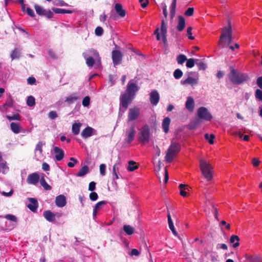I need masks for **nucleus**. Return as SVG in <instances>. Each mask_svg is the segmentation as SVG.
Segmentation results:
<instances>
[{"label": "nucleus", "mask_w": 262, "mask_h": 262, "mask_svg": "<svg viewBox=\"0 0 262 262\" xmlns=\"http://www.w3.org/2000/svg\"><path fill=\"white\" fill-rule=\"evenodd\" d=\"M138 90L137 81L134 79L130 80L127 84L125 93L122 94L120 98V109L122 108L123 112L132 103Z\"/></svg>", "instance_id": "obj_1"}, {"label": "nucleus", "mask_w": 262, "mask_h": 262, "mask_svg": "<svg viewBox=\"0 0 262 262\" xmlns=\"http://www.w3.org/2000/svg\"><path fill=\"white\" fill-rule=\"evenodd\" d=\"M230 69L231 71L228 75V77L233 84L239 85L249 79V77L247 74L239 72L232 67H230Z\"/></svg>", "instance_id": "obj_2"}, {"label": "nucleus", "mask_w": 262, "mask_h": 262, "mask_svg": "<svg viewBox=\"0 0 262 262\" xmlns=\"http://www.w3.org/2000/svg\"><path fill=\"white\" fill-rule=\"evenodd\" d=\"M232 40V28L230 24L229 23L228 26L223 29L218 45L220 47L223 48L222 42H227L228 45H229L231 43Z\"/></svg>", "instance_id": "obj_3"}, {"label": "nucleus", "mask_w": 262, "mask_h": 262, "mask_svg": "<svg viewBox=\"0 0 262 262\" xmlns=\"http://www.w3.org/2000/svg\"><path fill=\"white\" fill-rule=\"evenodd\" d=\"M200 167L204 178L208 181H210L212 178L213 167L206 160L201 159L200 160Z\"/></svg>", "instance_id": "obj_4"}, {"label": "nucleus", "mask_w": 262, "mask_h": 262, "mask_svg": "<svg viewBox=\"0 0 262 262\" xmlns=\"http://www.w3.org/2000/svg\"><path fill=\"white\" fill-rule=\"evenodd\" d=\"M181 146L177 143H172L168 148L166 156L165 161L168 163H171L174 157L180 151Z\"/></svg>", "instance_id": "obj_5"}, {"label": "nucleus", "mask_w": 262, "mask_h": 262, "mask_svg": "<svg viewBox=\"0 0 262 262\" xmlns=\"http://www.w3.org/2000/svg\"><path fill=\"white\" fill-rule=\"evenodd\" d=\"M150 139V128L147 124L144 125L140 129L138 135V140L143 143H148Z\"/></svg>", "instance_id": "obj_6"}, {"label": "nucleus", "mask_w": 262, "mask_h": 262, "mask_svg": "<svg viewBox=\"0 0 262 262\" xmlns=\"http://www.w3.org/2000/svg\"><path fill=\"white\" fill-rule=\"evenodd\" d=\"M197 115L199 119H204L207 121H210L212 118L208 110L203 106L198 110Z\"/></svg>", "instance_id": "obj_7"}, {"label": "nucleus", "mask_w": 262, "mask_h": 262, "mask_svg": "<svg viewBox=\"0 0 262 262\" xmlns=\"http://www.w3.org/2000/svg\"><path fill=\"white\" fill-rule=\"evenodd\" d=\"M112 58L114 67L122 63L123 54L118 50H114L112 52Z\"/></svg>", "instance_id": "obj_8"}, {"label": "nucleus", "mask_w": 262, "mask_h": 262, "mask_svg": "<svg viewBox=\"0 0 262 262\" xmlns=\"http://www.w3.org/2000/svg\"><path fill=\"white\" fill-rule=\"evenodd\" d=\"M192 72L189 73L188 77L185 80L181 81V83L182 85H191L192 86L198 84L199 77L196 76L195 77H191L190 75Z\"/></svg>", "instance_id": "obj_9"}, {"label": "nucleus", "mask_w": 262, "mask_h": 262, "mask_svg": "<svg viewBox=\"0 0 262 262\" xmlns=\"http://www.w3.org/2000/svg\"><path fill=\"white\" fill-rule=\"evenodd\" d=\"M140 115V109L137 107H134L129 110L128 113V121L136 120Z\"/></svg>", "instance_id": "obj_10"}, {"label": "nucleus", "mask_w": 262, "mask_h": 262, "mask_svg": "<svg viewBox=\"0 0 262 262\" xmlns=\"http://www.w3.org/2000/svg\"><path fill=\"white\" fill-rule=\"evenodd\" d=\"M4 218L13 222L15 224H9V226L6 225V226L4 228L5 230H6L13 229L18 222L17 218L16 217V216H15L14 215H13V214H6L4 216Z\"/></svg>", "instance_id": "obj_11"}, {"label": "nucleus", "mask_w": 262, "mask_h": 262, "mask_svg": "<svg viewBox=\"0 0 262 262\" xmlns=\"http://www.w3.org/2000/svg\"><path fill=\"white\" fill-rule=\"evenodd\" d=\"M167 32V28L164 19L161 21V38L163 43L166 45L167 43L166 34Z\"/></svg>", "instance_id": "obj_12"}, {"label": "nucleus", "mask_w": 262, "mask_h": 262, "mask_svg": "<svg viewBox=\"0 0 262 262\" xmlns=\"http://www.w3.org/2000/svg\"><path fill=\"white\" fill-rule=\"evenodd\" d=\"M160 100V95L157 90H154L150 93V101L152 105H157Z\"/></svg>", "instance_id": "obj_13"}, {"label": "nucleus", "mask_w": 262, "mask_h": 262, "mask_svg": "<svg viewBox=\"0 0 262 262\" xmlns=\"http://www.w3.org/2000/svg\"><path fill=\"white\" fill-rule=\"evenodd\" d=\"M39 180V176L37 173L34 172L28 175L27 182L28 184L35 185Z\"/></svg>", "instance_id": "obj_14"}, {"label": "nucleus", "mask_w": 262, "mask_h": 262, "mask_svg": "<svg viewBox=\"0 0 262 262\" xmlns=\"http://www.w3.org/2000/svg\"><path fill=\"white\" fill-rule=\"evenodd\" d=\"M135 134L136 130L134 126H132L129 130L126 132V136L127 137L126 141L128 143H130L134 140Z\"/></svg>", "instance_id": "obj_15"}, {"label": "nucleus", "mask_w": 262, "mask_h": 262, "mask_svg": "<svg viewBox=\"0 0 262 262\" xmlns=\"http://www.w3.org/2000/svg\"><path fill=\"white\" fill-rule=\"evenodd\" d=\"M66 198L62 195L60 194L56 197L55 203L59 207H63L66 205Z\"/></svg>", "instance_id": "obj_16"}, {"label": "nucleus", "mask_w": 262, "mask_h": 262, "mask_svg": "<svg viewBox=\"0 0 262 262\" xmlns=\"http://www.w3.org/2000/svg\"><path fill=\"white\" fill-rule=\"evenodd\" d=\"M54 151L55 154V158L57 161H61L63 158L64 154L62 149L57 146H55L54 148Z\"/></svg>", "instance_id": "obj_17"}, {"label": "nucleus", "mask_w": 262, "mask_h": 262, "mask_svg": "<svg viewBox=\"0 0 262 262\" xmlns=\"http://www.w3.org/2000/svg\"><path fill=\"white\" fill-rule=\"evenodd\" d=\"M28 200L30 203L27 205V207L32 211L35 212L38 206L37 200L32 198H29Z\"/></svg>", "instance_id": "obj_18"}, {"label": "nucleus", "mask_w": 262, "mask_h": 262, "mask_svg": "<svg viewBox=\"0 0 262 262\" xmlns=\"http://www.w3.org/2000/svg\"><path fill=\"white\" fill-rule=\"evenodd\" d=\"M115 9L117 14L121 17H124L126 15V11L123 9L122 6L121 4L117 3L115 5Z\"/></svg>", "instance_id": "obj_19"}, {"label": "nucleus", "mask_w": 262, "mask_h": 262, "mask_svg": "<svg viewBox=\"0 0 262 262\" xmlns=\"http://www.w3.org/2000/svg\"><path fill=\"white\" fill-rule=\"evenodd\" d=\"M94 129L90 126L85 128L81 132V136L84 139H86L93 135Z\"/></svg>", "instance_id": "obj_20"}, {"label": "nucleus", "mask_w": 262, "mask_h": 262, "mask_svg": "<svg viewBox=\"0 0 262 262\" xmlns=\"http://www.w3.org/2000/svg\"><path fill=\"white\" fill-rule=\"evenodd\" d=\"M185 27V20L183 16L180 15L178 16V24L177 29L179 32L182 31Z\"/></svg>", "instance_id": "obj_21"}, {"label": "nucleus", "mask_w": 262, "mask_h": 262, "mask_svg": "<svg viewBox=\"0 0 262 262\" xmlns=\"http://www.w3.org/2000/svg\"><path fill=\"white\" fill-rule=\"evenodd\" d=\"M246 258L250 262H262V257L258 255H246Z\"/></svg>", "instance_id": "obj_22"}, {"label": "nucleus", "mask_w": 262, "mask_h": 262, "mask_svg": "<svg viewBox=\"0 0 262 262\" xmlns=\"http://www.w3.org/2000/svg\"><path fill=\"white\" fill-rule=\"evenodd\" d=\"M171 120L170 119L167 117H165L162 122V128L163 129V130L165 134L168 133L169 131V126Z\"/></svg>", "instance_id": "obj_23"}, {"label": "nucleus", "mask_w": 262, "mask_h": 262, "mask_svg": "<svg viewBox=\"0 0 262 262\" xmlns=\"http://www.w3.org/2000/svg\"><path fill=\"white\" fill-rule=\"evenodd\" d=\"M167 218H168V226H169V229L171 230V231L174 235L178 236V233H177V232L176 231V230L175 229L173 222L172 221L170 213L169 212H168Z\"/></svg>", "instance_id": "obj_24"}, {"label": "nucleus", "mask_w": 262, "mask_h": 262, "mask_svg": "<svg viewBox=\"0 0 262 262\" xmlns=\"http://www.w3.org/2000/svg\"><path fill=\"white\" fill-rule=\"evenodd\" d=\"M186 108L189 111H192L194 106V102L193 99L191 97H188L185 104Z\"/></svg>", "instance_id": "obj_25"}, {"label": "nucleus", "mask_w": 262, "mask_h": 262, "mask_svg": "<svg viewBox=\"0 0 262 262\" xmlns=\"http://www.w3.org/2000/svg\"><path fill=\"white\" fill-rule=\"evenodd\" d=\"M201 123V121L199 118H195L190 121L188 125V128L189 129H193L199 126Z\"/></svg>", "instance_id": "obj_26"}, {"label": "nucleus", "mask_w": 262, "mask_h": 262, "mask_svg": "<svg viewBox=\"0 0 262 262\" xmlns=\"http://www.w3.org/2000/svg\"><path fill=\"white\" fill-rule=\"evenodd\" d=\"M45 218L49 222H53L55 220V215L50 210L45 211L43 212Z\"/></svg>", "instance_id": "obj_27"}, {"label": "nucleus", "mask_w": 262, "mask_h": 262, "mask_svg": "<svg viewBox=\"0 0 262 262\" xmlns=\"http://www.w3.org/2000/svg\"><path fill=\"white\" fill-rule=\"evenodd\" d=\"M106 202L105 201H101L99 202H98L94 206V209H93V217H95L96 216L97 214V211L99 210V209L106 204Z\"/></svg>", "instance_id": "obj_28"}, {"label": "nucleus", "mask_w": 262, "mask_h": 262, "mask_svg": "<svg viewBox=\"0 0 262 262\" xmlns=\"http://www.w3.org/2000/svg\"><path fill=\"white\" fill-rule=\"evenodd\" d=\"M83 56L86 60V63L89 67H92L95 63V59L93 57H88L87 53H83Z\"/></svg>", "instance_id": "obj_29"}, {"label": "nucleus", "mask_w": 262, "mask_h": 262, "mask_svg": "<svg viewBox=\"0 0 262 262\" xmlns=\"http://www.w3.org/2000/svg\"><path fill=\"white\" fill-rule=\"evenodd\" d=\"M88 56L92 55L93 56V58H95V59L98 61H100L101 58L99 56V53L95 49H91L88 51Z\"/></svg>", "instance_id": "obj_30"}, {"label": "nucleus", "mask_w": 262, "mask_h": 262, "mask_svg": "<svg viewBox=\"0 0 262 262\" xmlns=\"http://www.w3.org/2000/svg\"><path fill=\"white\" fill-rule=\"evenodd\" d=\"M78 99V96L77 94L76 93H73L70 95L69 96L66 97L65 101L67 102L69 104H71L76 101Z\"/></svg>", "instance_id": "obj_31"}, {"label": "nucleus", "mask_w": 262, "mask_h": 262, "mask_svg": "<svg viewBox=\"0 0 262 262\" xmlns=\"http://www.w3.org/2000/svg\"><path fill=\"white\" fill-rule=\"evenodd\" d=\"M239 237L236 235H232L230 238V242L233 244V247L236 248L239 245Z\"/></svg>", "instance_id": "obj_32"}, {"label": "nucleus", "mask_w": 262, "mask_h": 262, "mask_svg": "<svg viewBox=\"0 0 262 262\" xmlns=\"http://www.w3.org/2000/svg\"><path fill=\"white\" fill-rule=\"evenodd\" d=\"M53 11L57 14H64V13H72L73 11L70 10H66L64 9L52 8Z\"/></svg>", "instance_id": "obj_33"}, {"label": "nucleus", "mask_w": 262, "mask_h": 262, "mask_svg": "<svg viewBox=\"0 0 262 262\" xmlns=\"http://www.w3.org/2000/svg\"><path fill=\"white\" fill-rule=\"evenodd\" d=\"M10 127L12 131L15 134H18L20 132V127L18 123L12 122L10 124Z\"/></svg>", "instance_id": "obj_34"}, {"label": "nucleus", "mask_w": 262, "mask_h": 262, "mask_svg": "<svg viewBox=\"0 0 262 262\" xmlns=\"http://www.w3.org/2000/svg\"><path fill=\"white\" fill-rule=\"evenodd\" d=\"M89 172V167L88 166L82 167L78 172L76 173L77 177H83Z\"/></svg>", "instance_id": "obj_35"}, {"label": "nucleus", "mask_w": 262, "mask_h": 262, "mask_svg": "<svg viewBox=\"0 0 262 262\" xmlns=\"http://www.w3.org/2000/svg\"><path fill=\"white\" fill-rule=\"evenodd\" d=\"M81 126L80 123H74L72 125V132L75 135L79 134L80 132V127Z\"/></svg>", "instance_id": "obj_36"}, {"label": "nucleus", "mask_w": 262, "mask_h": 262, "mask_svg": "<svg viewBox=\"0 0 262 262\" xmlns=\"http://www.w3.org/2000/svg\"><path fill=\"white\" fill-rule=\"evenodd\" d=\"M138 168V166L137 163L134 161H129L128 162V166L127 167V170L129 171H134L135 170Z\"/></svg>", "instance_id": "obj_37"}, {"label": "nucleus", "mask_w": 262, "mask_h": 262, "mask_svg": "<svg viewBox=\"0 0 262 262\" xmlns=\"http://www.w3.org/2000/svg\"><path fill=\"white\" fill-rule=\"evenodd\" d=\"M177 0H172V2L170 6V16L172 19L176 14V8Z\"/></svg>", "instance_id": "obj_38"}, {"label": "nucleus", "mask_w": 262, "mask_h": 262, "mask_svg": "<svg viewBox=\"0 0 262 262\" xmlns=\"http://www.w3.org/2000/svg\"><path fill=\"white\" fill-rule=\"evenodd\" d=\"M20 50L17 48L14 49L13 50V51L12 52L11 54V57L12 60H13L14 59H16V58H19L20 57Z\"/></svg>", "instance_id": "obj_39"}, {"label": "nucleus", "mask_w": 262, "mask_h": 262, "mask_svg": "<svg viewBox=\"0 0 262 262\" xmlns=\"http://www.w3.org/2000/svg\"><path fill=\"white\" fill-rule=\"evenodd\" d=\"M40 184L46 190H50L52 189L51 186H50L46 181L45 178L42 177L40 180Z\"/></svg>", "instance_id": "obj_40"}, {"label": "nucleus", "mask_w": 262, "mask_h": 262, "mask_svg": "<svg viewBox=\"0 0 262 262\" xmlns=\"http://www.w3.org/2000/svg\"><path fill=\"white\" fill-rule=\"evenodd\" d=\"M187 59L186 56L184 54H180L177 57V61L179 64H183Z\"/></svg>", "instance_id": "obj_41"}, {"label": "nucleus", "mask_w": 262, "mask_h": 262, "mask_svg": "<svg viewBox=\"0 0 262 262\" xmlns=\"http://www.w3.org/2000/svg\"><path fill=\"white\" fill-rule=\"evenodd\" d=\"M34 9L36 11V12L37 14L40 16H43L44 13H45L46 10L43 9L41 6L35 5L34 6Z\"/></svg>", "instance_id": "obj_42"}, {"label": "nucleus", "mask_w": 262, "mask_h": 262, "mask_svg": "<svg viewBox=\"0 0 262 262\" xmlns=\"http://www.w3.org/2000/svg\"><path fill=\"white\" fill-rule=\"evenodd\" d=\"M124 232L128 235H132L134 232V229L130 225H124L123 226Z\"/></svg>", "instance_id": "obj_43"}, {"label": "nucleus", "mask_w": 262, "mask_h": 262, "mask_svg": "<svg viewBox=\"0 0 262 262\" xmlns=\"http://www.w3.org/2000/svg\"><path fill=\"white\" fill-rule=\"evenodd\" d=\"M195 60H198V59H194L193 58H189L187 59L186 66L188 68H191L194 67L195 63Z\"/></svg>", "instance_id": "obj_44"}, {"label": "nucleus", "mask_w": 262, "mask_h": 262, "mask_svg": "<svg viewBox=\"0 0 262 262\" xmlns=\"http://www.w3.org/2000/svg\"><path fill=\"white\" fill-rule=\"evenodd\" d=\"M183 76V72L179 69H176L173 72V76L176 79H179Z\"/></svg>", "instance_id": "obj_45"}, {"label": "nucleus", "mask_w": 262, "mask_h": 262, "mask_svg": "<svg viewBox=\"0 0 262 262\" xmlns=\"http://www.w3.org/2000/svg\"><path fill=\"white\" fill-rule=\"evenodd\" d=\"M204 137L206 140L208 141L210 144H212L214 143L213 139L215 138V136L213 134L209 135L208 134H205Z\"/></svg>", "instance_id": "obj_46"}, {"label": "nucleus", "mask_w": 262, "mask_h": 262, "mask_svg": "<svg viewBox=\"0 0 262 262\" xmlns=\"http://www.w3.org/2000/svg\"><path fill=\"white\" fill-rule=\"evenodd\" d=\"M27 103L29 106H34L35 104V98L32 96H29L27 98Z\"/></svg>", "instance_id": "obj_47"}, {"label": "nucleus", "mask_w": 262, "mask_h": 262, "mask_svg": "<svg viewBox=\"0 0 262 262\" xmlns=\"http://www.w3.org/2000/svg\"><path fill=\"white\" fill-rule=\"evenodd\" d=\"M6 118L10 121L11 120H20V116L18 114L13 115L12 116H7Z\"/></svg>", "instance_id": "obj_48"}, {"label": "nucleus", "mask_w": 262, "mask_h": 262, "mask_svg": "<svg viewBox=\"0 0 262 262\" xmlns=\"http://www.w3.org/2000/svg\"><path fill=\"white\" fill-rule=\"evenodd\" d=\"M255 96L256 99L262 101V91L259 89H257L255 91Z\"/></svg>", "instance_id": "obj_49"}, {"label": "nucleus", "mask_w": 262, "mask_h": 262, "mask_svg": "<svg viewBox=\"0 0 262 262\" xmlns=\"http://www.w3.org/2000/svg\"><path fill=\"white\" fill-rule=\"evenodd\" d=\"M82 105L86 107L88 106L90 103V98L89 96H85L82 100Z\"/></svg>", "instance_id": "obj_50"}, {"label": "nucleus", "mask_w": 262, "mask_h": 262, "mask_svg": "<svg viewBox=\"0 0 262 262\" xmlns=\"http://www.w3.org/2000/svg\"><path fill=\"white\" fill-rule=\"evenodd\" d=\"M13 99L9 97L7 100H6L5 103L4 104V107H6L7 106L9 107H12L13 105Z\"/></svg>", "instance_id": "obj_51"}, {"label": "nucleus", "mask_w": 262, "mask_h": 262, "mask_svg": "<svg viewBox=\"0 0 262 262\" xmlns=\"http://www.w3.org/2000/svg\"><path fill=\"white\" fill-rule=\"evenodd\" d=\"M193 12H194V8L192 7H189L185 12L184 14L187 16H191L193 14Z\"/></svg>", "instance_id": "obj_52"}, {"label": "nucleus", "mask_w": 262, "mask_h": 262, "mask_svg": "<svg viewBox=\"0 0 262 262\" xmlns=\"http://www.w3.org/2000/svg\"><path fill=\"white\" fill-rule=\"evenodd\" d=\"M89 196H90V199L92 201H96L98 198V194L96 192H91Z\"/></svg>", "instance_id": "obj_53"}, {"label": "nucleus", "mask_w": 262, "mask_h": 262, "mask_svg": "<svg viewBox=\"0 0 262 262\" xmlns=\"http://www.w3.org/2000/svg\"><path fill=\"white\" fill-rule=\"evenodd\" d=\"M100 173L101 175L104 176L105 175V169H106V165L104 164H100L99 166Z\"/></svg>", "instance_id": "obj_54"}, {"label": "nucleus", "mask_w": 262, "mask_h": 262, "mask_svg": "<svg viewBox=\"0 0 262 262\" xmlns=\"http://www.w3.org/2000/svg\"><path fill=\"white\" fill-rule=\"evenodd\" d=\"M192 28L191 27H189L187 29V33L188 35V38L190 40H193L194 39V37L192 36Z\"/></svg>", "instance_id": "obj_55"}, {"label": "nucleus", "mask_w": 262, "mask_h": 262, "mask_svg": "<svg viewBox=\"0 0 262 262\" xmlns=\"http://www.w3.org/2000/svg\"><path fill=\"white\" fill-rule=\"evenodd\" d=\"M103 30L101 27H97L95 29V34L97 36H101L103 34Z\"/></svg>", "instance_id": "obj_56"}, {"label": "nucleus", "mask_w": 262, "mask_h": 262, "mask_svg": "<svg viewBox=\"0 0 262 262\" xmlns=\"http://www.w3.org/2000/svg\"><path fill=\"white\" fill-rule=\"evenodd\" d=\"M53 12L49 10L48 11H45V13H44L43 16H46L48 18H51L53 17Z\"/></svg>", "instance_id": "obj_57"}, {"label": "nucleus", "mask_w": 262, "mask_h": 262, "mask_svg": "<svg viewBox=\"0 0 262 262\" xmlns=\"http://www.w3.org/2000/svg\"><path fill=\"white\" fill-rule=\"evenodd\" d=\"M96 184L95 182H90L89 185V190L91 191L94 190L96 189Z\"/></svg>", "instance_id": "obj_58"}, {"label": "nucleus", "mask_w": 262, "mask_h": 262, "mask_svg": "<svg viewBox=\"0 0 262 262\" xmlns=\"http://www.w3.org/2000/svg\"><path fill=\"white\" fill-rule=\"evenodd\" d=\"M42 145H43L42 143L40 141L39 142L36 146L35 150L36 151L38 150L40 152V153H41L42 152Z\"/></svg>", "instance_id": "obj_59"}, {"label": "nucleus", "mask_w": 262, "mask_h": 262, "mask_svg": "<svg viewBox=\"0 0 262 262\" xmlns=\"http://www.w3.org/2000/svg\"><path fill=\"white\" fill-rule=\"evenodd\" d=\"M26 12L29 16H30L32 17H34L35 16L34 11L29 7H27L26 8Z\"/></svg>", "instance_id": "obj_60"}, {"label": "nucleus", "mask_w": 262, "mask_h": 262, "mask_svg": "<svg viewBox=\"0 0 262 262\" xmlns=\"http://www.w3.org/2000/svg\"><path fill=\"white\" fill-rule=\"evenodd\" d=\"M49 117L52 119H54L57 117V114L55 111H51L49 113Z\"/></svg>", "instance_id": "obj_61"}, {"label": "nucleus", "mask_w": 262, "mask_h": 262, "mask_svg": "<svg viewBox=\"0 0 262 262\" xmlns=\"http://www.w3.org/2000/svg\"><path fill=\"white\" fill-rule=\"evenodd\" d=\"M139 2L143 8L146 7L149 3L148 0H139Z\"/></svg>", "instance_id": "obj_62"}, {"label": "nucleus", "mask_w": 262, "mask_h": 262, "mask_svg": "<svg viewBox=\"0 0 262 262\" xmlns=\"http://www.w3.org/2000/svg\"><path fill=\"white\" fill-rule=\"evenodd\" d=\"M256 84L257 86L262 90V77H259L257 79Z\"/></svg>", "instance_id": "obj_63"}, {"label": "nucleus", "mask_w": 262, "mask_h": 262, "mask_svg": "<svg viewBox=\"0 0 262 262\" xmlns=\"http://www.w3.org/2000/svg\"><path fill=\"white\" fill-rule=\"evenodd\" d=\"M42 168L44 171H49L50 170V166L48 163L44 162L42 164Z\"/></svg>", "instance_id": "obj_64"}]
</instances>
